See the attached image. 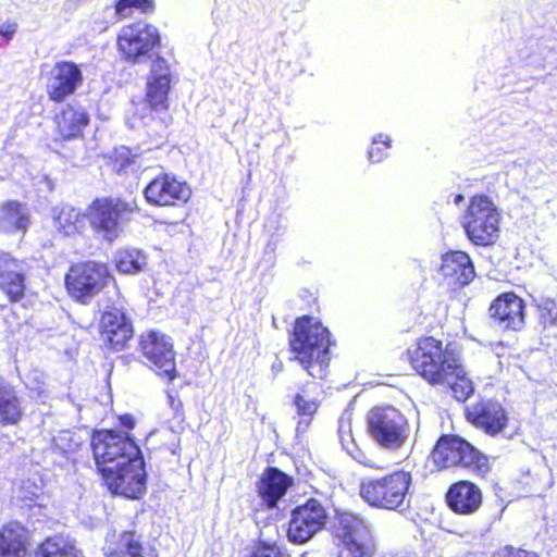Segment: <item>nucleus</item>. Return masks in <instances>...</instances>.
<instances>
[{
  "label": "nucleus",
  "mask_w": 557,
  "mask_h": 557,
  "mask_svg": "<svg viewBox=\"0 0 557 557\" xmlns=\"http://www.w3.org/2000/svg\"><path fill=\"white\" fill-rule=\"evenodd\" d=\"M289 345L294 359L310 376L323 379L326 375L331 338L319 320L307 315L297 319Z\"/></svg>",
  "instance_id": "obj_1"
},
{
  "label": "nucleus",
  "mask_w": 557,
  "mask_h": 557,
  "mask_svg": "<svg viewBox=\"0 0 557 557\" xmlns=\"http://www.w3.org/2000/svg\"><path fill=\"white\" fill-rule=\"evenodd\" d=\"M407 355L412 369L433 385H445L456 371H460L457 354L449 346L444 348L442 342L433 337L421 338Z\"/></svg>",
  "instance_id": "obj_2"
},
{
  "label": "nucleus",
  "mask_w": 557,
  "mask_h": 557,
  "mask_svg": "<svg viewBox=\"0 0 557 557\" xmlns=\"http://www.w3.org/2000/svg\"><path fill=\"white\" fill-rule=\"evenodd\" d=\"M410 472L398 470L382 478H366L360 483V496L371 507L403 511L409 507Z\"/></svg>",
  "instance_id": "obj_3"
},
{
  "label": "nucleus",
  "mask_w": 557,
  "mask_h": 557,
  "mask_svg": "<svg viewBox=\"0 0 557 557\" xmlns=\"http://www.w3.org/2000/svg\"><path fill=\"white\" fill-rule=\"evenodd\" d=\"M432 459L441 469L460 468L478 475L490 470L487 457L459 436H442L432 451Z\"/></svg>",
  "instance_id": "obj_4"
},
{
  "label": "nucleus",
  "mask_w": 557,
  "mask_h": 557,
  "mask_svg": "<svg viewBox=\"0 0 557 557\" xmlns=\"http://www.w3.org/2000/svg\"><path fill=\"white\" fill-rule=\"evenodd\" d=\"M500 213L485 195L473 196L462 216V225L469 239L475 245H490L499 232Z\"/></svg>",
  "instance_id": "obj_5"
},
{
  "label": "nucleus",
  "mask_w": 557,
  "mask_h": 557,
  "mask_svg": "<svg viewBox=\"0 0 557 557\" xmlns=\"http://www.w3.org/2000/svg\"><path fill=\"white\" fill-rule=\"evenodd\" d=\"M90 445L101 474L104 468L122 467L140 457V450L135 442L120 432L107 430L95 432Z\"/></svg>",
  "instance_id": "obj_6"
},
{
  "label": "nucleus",
  "mask_w": 557,
  "mask_h": 557,
  "mask_svg": "<svg viewBox=\"0 0 557 557\" xmlns=\"http://www.w3.org/2000/svg\"><path fill=\"white\" fill-rule=\"evenodd\" d=\"M367 421L370 436L384 448L398 449L409 436L407 418L393 406L373 408Z\"/></svg>",
  "instance_id": "obj_7"
},
{
  "label": "nucleus",
  "mask_w": 557,
  "mask_h": 557,
  "mask_svg": "<svg viewBox=\"0 0 557 557\" xmlns=\"http://www.w3.org/2000/svg\"><path fill=\"white\" fill-rule=\"evenodd\" d=\"M135 210L134 201L112 197L96 199L90 207V224L104 239L112 242L121 234L123 224Z\"/></svg>",
  "instance_id": "obj_8"
},
{
  "label": "nucleus",
  "mask_w": 557,
  "mask_h": 557,
  "mask_svg": "<svg viewBox=\"0 0 557 557\" xmlns=\"http://www.w3.org/2000/svg\"><path fill=\"white\" fill-rule=\"evenodd\" d=\"M139 349L158 375L170 382L177 376L175 351L168 335L159 331H147L139 337Z\"/></svg>",
  "instance_id": "obj_9"
},
{
  "label": "nucleus",
  "mask_w": 557,
  "mask_h": 557,
  "mask_svg": "<svg viewBox=\"0 0 557 557\" xmlns=\"http://www.w3.org/2000/svg\"><path fill=\"white\" fill-rule=\"evenodd\" d=\"M336 535L351 557H373L375 542L368 522L352 512L337 516Z\"/></svg>",
  "instance_id": "obj_10"
},
{
  "label": "nucleus",
  "mask_w": 557,
  "mask_h": 557,
  "mask_svg": "<svg viewBox=\"0 0 557 557\" xmlns=\"http://www.w3.org/2000/svg\"><path fill=\"white\" fill-rule=\"evenodd\" d=\"M160 44L157 28L145 22L124 26L117 37V46L123 57L133 63L151 58V52Z\"/></svg>",
  "instance_id": "obj_11"
},
{
  "label": "nucleus",
  "mask_w": 557,
  "mask_h": 557,
  "mask_svg": "<svg viewBox=\"0 0 557 557\" xmlns=\"http://www.w3.org/2000/svg\"><path fill=\"white\" fill-rule=\"evenodd\" d=\"M101 475L112 494L135 499L140 497L146 490L145 463L141 457L122 467L104 468Z\"/></svg>",
  "instance_id": "obj_12"
},
{
  "label": "nucleus",
  "mask_w": 557,
  "mask_h": 557,
  "mask_svg": "<svg viewBox=\"0 0 557 557\" xmlns=\"http://www.w3.org/2000/svg\"><path fill=\"white\" fill-rule=\"evenodd\" d=\"M109 277L106 265L85 262L73 265L66 274L65 284L70 295L86 302L98 294Z\"/></svg>",
  "instance_id": "obj_13"
},
{
  "label": "nucleus",
  "mask_w": 557,
  "mask_h": 557,
  "mask_svg": "<svg viewBox=\"0 0 557 557\" xmlns=\"http://www.w3.org/2000/svg\"><path fill=\"white\" fill-rule=\"evenodd\" d=\"M327 515L322 504L309 499L292 511L287 537L296 544H304L312 539L326 523Z\"/></svg>",
  "instance_id": "obj_14"
},
{
  "label": "nucleus",
  "mask_w": 557,
  "mask_h": 557,
  "mask_svg": "<svg viewBox=\"0 0 557 557\" xmlns=\"http://www.w3.org/2000/svg\"><path fill=\"white\" fill-rule=\"evenodd\" d=\"M83 84L81 67L72 61H59L47 78L46 90L50 100L61 102Z\"/></svg>",
  "instance_id": "obj_15"
},
{
  "label": "nucleus",
  "mask_w": 557,
  "mask_h": 557,
  "mask_svg": "<svg viewBox=\"0 0 557 557\" xmlns=\"http://www.w3.org/2000/svg\"><path fill=\"white\" fill-rule=\"evenodd\" d=\"M150 205L171 207L185 203L191 195L189 186L173 175L164 174L151 181L144 190Z\"/></svg>",
  "instance_id": "obj_16"
},
{
  "label": "nucleus",
  "mask_w": 557,
  "mask_h": 557,
  "mask_svg": "<svg viewBox=\"0 0 557 557\" xmlns=\"http://www.w3.org/2000/svg\"><path fill=\"white\" fill-rule=\"evenodd\" d=\"M101 336L115 350L123 349L133 337V325L119 298L112 307H107L101 317Z\"/></svg>",
  "instance_id": "obj_17"
},
{
  "label": "nucleus",
  "mask_w": 557,
  "mask_h": 557,
  "mask_svg": "<svg viewBox=\"0 0 557 557\" xmlns=\"http://www.w3.org/2000/svg\"><path fill=\"white\" fill-rule=\"evenodd\" d=\"M524 301L513 293L499 295L490 307L491 318L503 330L519 331L524 325Z\"/></svg>",
  "instance_id": "obj_18"
},
{
  "label": "nucleus",
  "mask_w": 557,
  "mask_h": 557,
  "mask_svg": "<svg viewBox=\"0 0 557 557\" xmlns=\"http://www.w3.org/2000/svg\"><path fill=\"white\" fill-rule=\"evenodd\" d=\"M170 84V66L163 58L157 57L151 64L147 81L146 102L151 110L158 111L168 108Z\"/></svg>",
  "instance_id": "obj_19"
},
{
  "label": "nucleus",
  "mask_w": 557,
  "mask_h": 557,
  "mask_svg": "<svg viewBox=\"0 0 557 557\" xmlns=\"http://www.w3.org/2000/svg\"><path fill=\"white\" fill-rule=\"evenodd\" d=\"M468 419L491 435L499 433L507 423L505 410L492 400H483L469 408Z\"/></svg>",
  "instance_id": "obj_20"
},
{
  "label": "nucleus",
  "mask_w": 557,
  "mask_h": 557,
  "mask_svg": "<svg viewBox=\"0 0 557 557\" xmlns=\"http://www.w3.org/2000/svg\"><path fill=\"white\" fill-rule=\"evenodd\" d=\"M24 263L7 252H0V288L12 301L21 299L24 295Z\"/></svg>",
  "instance_id": "obj_21"
},
{
  "label": "nucleus",
  "mask_w": 557,
  "mask_h": 557,
  "mask_svg": "<svg viewBox=\"0 0 557 557\" xmlns=\"http://www.w3.org/2000/svg\"><path fill=\"white\" fill-rule=\"evenodd\" d=\"M447 504L457 513L471 515L482 504V492L469 481H459L449 487Z\"/></svg>",
  "instance_id": "obj_22"
},
{
  "label": "nucleus",
  "mask_w": 557,
  "mask_h": 557,
  "mask_svg": "<svg viewBox=\"0 0 557 557\" xmlns=\"http://www.w3.org/2000/svg\"><path fill=\"white\" fill-rule=\"evenodd\" d=\"M441 273L449 283L460 286L468 285L475 276L470 257L462 251H454L443 256Z\"/></svg>",
  "instance_id": "obj_23"
},
{
  "label": "nucleus",
  "mask_w": 557,
  "mask_h": 557,
  "mask_svg": "<svg viewBox=\"0 0 557 557\" xmlns=\"http://www.w3.org/2000/svg\"><path fill=\"white\" fill-rule=\"evenodd\" d=\"M290 484L288 475L276 468H269L258 483V494L268 507H274Z\"/></svg>",
  "instance_id": "obj_24"
},
{
  "label": "nucleus",
  "mask_w": 557,
  "mask_h": 557,
  "mask_svg": "<svg viewBox=\"0 0 557 557\" xmlns=\"http://www.w3.org/2000/svg\"><path fill=\"white\" fill-rule=\"evenodd\" d=\"M28 532L17 522L0 529V557H26Z\"/></svg>",
  "instance_id": "obj_25"
},
{
  "label": "nucleus",
  "mask_w": 557,
  "mask_h": 557,
  "mask_svg": "<svg viewBox=\"0 0 557 557\" xmlns=\"http://www.w3.org/2000/svg\"><path fill=\"white\" fill-rule=\"evenodd\" d=\"M30 223L29 211L18 201L0 206V232L25 234Z\"/></svg>",
  "instance_id": "obj_26"
},
{
  "label": "nucleus",
  "mask_w": 557,
  "mask_h": 557,
  "mask_svg": "<svg viewBox=\"0 0 557 557\" xmlns=\"http://www.w3.org/2000/svg\"><path fill=\"white\" fill-rule=\"evenodd\" d=\"M22 417V398L16 389L5 382H0V425H14Z\"/></svg>",
  "instance_id": "obj_27"
},
{
  "label": "nucleus",
  "mask_w": 557,
  "mask_h": 557,
  "mask_svg": "<svg viewBox=\"0 0 557 557\" xmlns=\"http://www.w3.org/2000/svg\"><path fill=\"white\" fill-rule=\"evenodd\" d=\"M55 121L59 134L64 139H70L81 135L89 119L82 108L69 106L57 115Z\"/></svg>",
  "instance_id": "obj_28"
},
{
  "label": "nucleus",
  "mask_w": 557,
  "mask_h": 557,
  "mask_svg": "<svg viewBox=\"0 0 557 557\" xmlns=\"http://www.w3.org/2000/svg\"><path fill=\"white\" fill-rule=\"evenodd\" d=\"M51 214L54 227L65 235L77 232L84 221L82 214L70 205L55 206Z\"/></svg>",
  "instance_id": "obj_29"
},
{
  "label": "nucleus",
  "mask_w": 557,
  "mask_h": 557,
  "mask_svg": "<svg viewBox=\"0 0 557 557\" xmlns=\"http://www.w3.org/2000/svg\"><path fill=\"white\" fill-rule=\"evenodd\" d=\"M37 557H77V552L67 540L50 537L39 546Z\"/></svg>",
  "instance_id": "obj_30"
},
{
  "label": "nucleus",
  "mask_w": 557,
  "mask_h": 557,
  "mask_svg": "<svg viewBox=\"0 0 557 557\" xmlns=\"http://www.w3.org/2000/svg\"><path fill=\"white\" fill-rule=\"evenodd\" d=\"M139 536L134 532H124L116 547L108 553V557H143Z\"/></svg>",
  "instance_id": "obj_31"
},
{
  "label": "nucleus",
  "mask_w": 557,
  "mask_h": 557,
  "mask_svg": "<svg viewBox=\"0 0 557 557\" xmlns=\"http://www.w3.org/2000/svg\"><path fill=\"white\" fill-rule=\"evenodd\" d=\"M294 404L296 406L297 413L301 417L297 425V432H305L310 424L311 418L317 412L319 404L314 398L309 397L306 394V391H302L295 396Z\"/></svg>",
  "instance_id": "obj_32"
},
{
  "label": "nucleus",
  "mask_w": 557,
  "mask_h": 557,
  "mask_svg": "<svg viewBox=\"0 0 557 557\" xmlns=\"http://www.w3.org/2000/svg\"><path fill=\"white\" fill-rule=\"evenodd\" d=\"M338 436L341 440V443L344 447V449L356 460H358L360 463H363L369 467H374L373 463L370 462L369 459H367L363 454L358 449L357 445L355 444V440L351 434V425L349 420H339V426H338Z\"/></svg>",
  "instance_id": "obj_33"
},
{
  "label": "nucleus",
  "mask_w": 557,
  "mask_h": 557,
  "mask_svg": "<svg viewBox=\"0 0 557 557\" xmlns=\"http://www.w3.org/2000/svg\"><path fill=\"white\" fill-rule=\"evenodd\" d=\"M145 264L146 258L138 250H123L116 255V268L122 273H137Z\"/></svg>",
  "instance_id": "obj_34"
},
{
  "label": "nucleus",
  "mask_w": 557,
  "mask_h": 557,
  "mask_svg": "<svg viewBox=\"0 0 557 557\" xmlns=\"http://www.w3.org/2000/svg\"><path fill=\"white\" fill-rule=\"evenodd\" d=\"M537 319L544 330H557V300L546 298L537 304Z\"/></svg>",
  "instance_id": "obj_35"
},
{
  "label": "nucleus",
  "mask_w": 557,
  "mask_h": 557,
  "mask_svg": "<svg viewBox=\"0 0 557 557\" xmlns=\"http://www.w3.org/2000/svg\"><path fill=\"white\" fill-rule=\"evenodd\" d=\"M456 375H451V381L445 384L449 385L454 397L463 401L473 393L472 382L467 377L463 368L460 366V371H456Z\"/></svg>",
  "instance_id": "obj_36"
},
{
  "label": "nucleus",
  "mask_w": 557,
  "mask_h": 557,
  "mask_svg": "<svg viewBox=\"0 0 557 557\" xmlns=\"http://www.w3.org/2000/svg\"><path fill=\"white\" fill-rule=\"evenodd\" d=\"M153 9V0H119L115 4V13L121 18L131 16L134 10H138L141 13H149L152 12Z\"/></svg>",
  "instance_id": "obj_37"
},
{
  "label": "nucleus",
  "mask_w": 557,
  "mask_h": 557,
  "mask_svg": "<svg viewBox=\"0 0 557 557\" xmlns=\"http://www.w3.org/2000/svg\"><path fill=\"white\" fill-rule=\"evenodd\" d=\"M79 446V442L75 438L74 434L70 431H61L52 440L51 450L54 454L69 456L74 453Z\"/></svg>",
  "instance_id": "obj_38"
},
{
  "label": "nucleus",
  "mask_w": 557,
  "mask_h": 557,
  "mask_svg": "<svg viewBox=\"0 0 557 557\" xmlns=\"http://www.w3.org/2000/svg\"><path fill=\"white\" fill-rule=\"evenodd\" d=\"M372 145L373 147L368 151V159L371 163L381 162L391 148V138L387 135L379 134L373 137Z\"/></svg>",
  "instance_id": "obj_39"
},
{
  "label": "nucleus",
  "mask_w": 557,
  "mask_h": 557,
  "mask_svg": "<svg viewBox=\"0 0 557 557\" xmlns=\"http://www.w3.org/2000/svg\"><path fill=\"white\" fill-rule=\"evenodd\" d=\"M250 557H288L282 553L276 544L260 543Z\"/></svg>",
  "instance_id": "obj_40"
},
{
  "label": "nucleus",
  "mask_w": 557,
  "mask_h": 557,
  "mask_svg": "<svg viewBox=\"0 0 557 557\" xmlns=\"http://www.w3.org/2000/svg\"><path fill=\"white\" fill-rule=\"evenodd\" d=\"M88 27L94 34H101L109 27V22L104 18L102 12H95L90 15Z\"/></svg>",
  "instance_id": "obj_41"
},
{
  "label": "nucleus",
  "mask_w": 557,
  "mask_h": 557,
  "mask_svg": "<svg viewBox=\"0 0 557 557\" xmlns=\"http://www.w3.org/2000/svg\"><path fill=\"white\" fill-rule=\"evenodd\" d=\"M492 557H539L535 553L506 546L495 552Z\"/></svg>",
  "instance_id": "obj_42"
},
{
  "label": "nucleus",
  "mask_w": 557,
  "mask_h": 557,
  "mask_svg": "<svg viewBox=\"0 0 557 557\" xmlns=\"http://www.w3.org/2000/svg\"><path fill=\"white\" fill-rule=\"evenodd\" d=\"M17 24L14 22H5L0 27V36L5 38V42H9L13 35L16 33Z\"/></svg>",
  "instance_id": "obj_43"
},
{
  "label": "nucleus",
  "mask_w": 557,
  "mask_h": 557,
  "mask_svg": "<svg viewBox=\"0 0 557 557\" xmlns=\"http://www.w3.org/2000/svg\"><path fill=\"white\" fill-rule=\"evenodd\" d=\"M171 407L175 412H178L182 408V403L180 400H175L173 396H168Z\"/></svg>",
  "instance_id": "obj_44"
},
{
  "label": "nucleus",
  "mask_w": 557,
  "mask_h": 557,
  "mask_svg": "<svg viewBox=\"0 0 557 557\" xmlns=\"http://www.w3.org/2000/svg\"><path fill=\"white\" fill-rule=\"evenodd\" d=\"M38 492H39V488L36 487V491L32 492L29 496L28 495H24V498L33 500L34 498L38 497Z\"/></svg>",
  "instance_id": "obj_45"
},
{
  "label": "nucleus",
  "mask_w": 557,
  "mask_h": 557,
  "mask_svg": "<svg viewBox=\"0 0 557 557\" xmlns=\"http://www.w3.org/2000/svg\"><path fill=\"white\" fill-rule=\"evenodd\" d=\"M461 200H463V196L462 195H457L456 198H455V202L458 205Z\"/></svg>",
  "instance_id": "obj_46"
},
{
  "label": "nucleus",
  "mask_w": 557,
  "mask_h": 557,
  "mask_svg": "<svg viewBox=\"0 0 557 557\" xmlns=\"http://www.w3.org/2000/svg\"><path fill=\"white\" fill-rule=\"evenodd\" d=\"M125 420H126L125 424H127L128 428H132L133 426L132 419L131 418H125Z\"/></svg>",
  "instance_id": "obj_47"
},
{
  "label": "nucleus",
  "mask_w": 557,
  "mask_h": 557,
  "mask_svg": "<svg viewBox=\"0 0 557 557\" xmlns=\"http://www.w3.org/2000/svg\"><path fill=\"white\" fill-rule=\"evenodd\" d=\"M131 126H132V127H137V126H138V124L136 123V120H135V119H133V120L131 121Z\"/></svg>",
  "instance_id": "obj_48"
},
{
  "label": "nucleus",
  "mask_w": 557,
  "mask_h": 557,
  "mask_svg": "<svg viewBox=\"0 0 557 557\" xmlns=\"http://www.w3.org/2000/svg\"><path fill=\"white\" fill-rule=\"evenodd\" d=\"M7 44H8V42H5V38H2V39L0 40V47L5 46Z\"/></svg>",
  "instance_id": "obj_49"
},
{
  "label": "nucleus",
  "mask_w": 557,
  "mask_h": 557,
  "mask_svg": "<svg viewBox=\"0 0 557 557\" xmlns=\"http://www.w3.org/2000/svg\"><path fill=\"white\" fill-rule=\"evenodd\" d=\"M143 110H145V111L147 110L146 103H143Z\"/></svg>",
  "instance_id": "obj_50"
},
{
  "label": "nucleus",
  "mask_w": 557,
  "mask_h": 557,
  "mask_svg": "<svg viewBox=\"0 0 557 557\" xmlns=\"http://www.w3.org/2000/svg\"><path fill=\"white\" fill-rule=\"evenodd\" d=\"M145 117H146V115H143V116H140V117H139V120H140V121H144V120H145Z\"/></svg>",
  "instance_id": "obj_51"
}]
</instances>
